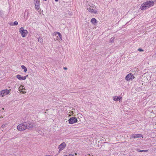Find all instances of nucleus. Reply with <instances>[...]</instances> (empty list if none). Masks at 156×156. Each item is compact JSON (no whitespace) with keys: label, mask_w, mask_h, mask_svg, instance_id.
I'll use <instances>...</instances> for the list:
<instances>
[{"label":"nucleus","mask_w":156,"mask_h":156,"mask_svg":"<svg viewBox=\"0 0 156 156\" xmlns=\"http://www.w3.org/2000/svg\"><path fill=\"white\" fill-rule=\"evenodd\" d=\"M22 90H21V92H22L24 94L26 93V92L25 91V90H24L23 89H22Z\"/></svg>","instance_id":"21"},{"label":"nucleus","mask_w":156,"mask_h":156,"mask_svg":"<svg viewBox=\"0 0 156 156\" xmlns=\"http://www.w3.org/2000/svg\"><path fill=\"white\" fill-rule=\"evenodd\" d=\"M38 41L39 42H40V43H42L43 42V39L41 37H39L38 39Z\"/></svg>","instance_id":"15"},{"label":"nucleus","mask_w":156,"mask_h":156,"mask_svg":"<svg viewBox=\"0 0 156 156\" xmlns=\"http://www.w3.org/2000/svg\"><path fill=\"white\" fill-rule=\"evenodd\" d=\"M1 52V50H0V52Z\"/></svg>","instance_id":"30"},{"label":"nucleus","mask_w":156,"mask_h":156,"mask_svg":"<svg viewBox=\"0 0 156 156\" xmlns=\"http://www.w3.org/2000/svg\"><path fill=\"white\" fill-rule=\"evenodd\" d=\"M66 144L65 142H63L58 146V148L60 151L62 150L66 147Z\"/></svg>","instance_id":"8"},{"label":"nucleus","mask_w":156,"mask_h":156,"mask_svg":"<svg viewBox=\"0 0 156 156\" xmlns=\"http://www.w3.org/2000/svg\"><path fill=\"white\" fill-rule=\"evenodd\" d=\"M68 121L69 124H73L76 122H77V120L76 118L72 117L70 118Z\"/></svg>","instance_id":"6"},{"label":"nucleus","mask_w":156,"mask_h":156,"mask_svg":"<svg viewBox=\"0 0 156 156\" xmlns=\"http://www.w3.org/2000/svg\"><path fill=\"white\" fill-rule=\"evenodd\" d=\"M87 9L88 10V11L90 12L91 13L94 14H96L97 13V11L96 10L91 9L90 7L89 8H87Z\"/></svg>","instance_id":"10"},{"label":"nucleus","mask_w":156,"mask_h":156,"mask_svg":"<svg viewBox=\"0 0 156 156\" xmlns=\"http://www.w3.org/2000/svg\"><path fill=\"white\" fill-rule=\"evenodd\" d=\"M27 76H21L20 75L18 74L16 75V77L19 80H25Z\"/></svg>","instance_id":"9"},{"label":"nucleus","mask_w":156,"mask_h":156,"mask_svg":"<svg viewBox=\"0 0 156 156\" xmlns=\"http://www.w3.org/2000/svg\"><path fill=\"white\" fill-rule=\"evenodd\" d=\"M56 2L58 1V0H55Z\"/></svg>","instance_id":"27"},{"label":"nucleus","mask_w":156,"mask_h":156,"mask_svg":"<svg viewBox=\"0 0 156 156\" xmlns=\"http://www.w3.org/2000/svg\"><path fill=\"white\" fill-rule=\"evenodd\" d=\"M39 1H36V3L35 4V5L36 6H37L38 7H39Z\"/></svg>","instance_id":"14"},{"label":"nucleus","mask_w":156,"mask_h":156,"mask_svg":"<svg viewBox=\"0 0 156 156\" xmlns=\"http://www.w3.org/2000/svg\"><path fill=\"white\" fill-rule=\"evenodd\" d=\"M62 35L58 32H55L53 34V38L55 41H59L62 40Z\"/></svg>","instance_id":"3"},{"label":"nucleus","mask_w":156,"mask_h":156,"mask_svg":"<svg viewBox=\"0 0 156 156\" xmlns=\"http://www.w3.org/2000/svg\"><path fill=\"white\" fill-rule=\"evenodd\" d=\"M9 92V91L8 90H3L0 91V96L3 97L4 95L8 94Z\"/></svg>","instance_id":"5"},{"label":"nucleus","mask_w":156,"mask_h":156,"mask_svg":"<svg viewBox=\"0 0 156 156\" xmlns=\"http://www.w3.org/2000/svg\"><path fill=\"white\" fill-rule=\"evenodd\" d=\"M36 8L37 9V10H39V7H38L37 6H36Z\"/></svg>","instance_id":"25"},{"label":"nucleus","mask_w":156,"mask_h":156,"mask_svg":"<svg viewBox=\"0 0 156 156\" xmlns=\"http://www.w3.org/2000/svg\"><path fill=\"white\" fill-rule=\"evenodd\" d=\"M118 97H117V96H115L113 100L115 101H116L118 100H119Z\"/></svg>","instance_id":"16"},{"label":"nucleus","mask_w":156,"mask_h":156,"mask_svg":"<svg viewBox=\"0 0 156 156\" xmlns=\"http://www.w3.org/2000/svg\"><path fill=\"white\" fill-rule=\"evenodd\" d=\"M118 98H119V100H118L119 101H120L121 100H122V97H120V96H119V97H118Z\"/></svg>","instance_id":"22"},{"label":"nucleus","mask_w":156,"mask_h":156,"mask_svg":"<svg viewBox=\"0 0 156 156\" xmlns=\"http://www.w3.org/2000/svg\"><path fill=\"white\" fill-rule=\"evenodd\" d=\"M19 32L23 37L26 36L28 33L27 30H24L22 27L20 28Z\"/></svg>","instance_id":"4"},{"label":"nucleus","mask_w":156,"mask_h":156,"mask_svg":"<svg viewBox=\"0 0 156 156\" xmlns=\"http://www.w3.org/2000/svg\"><path fill=\"white\" fill-rule=\"evenodd\" d=\"M91 22L93 24L95 23L96 22V20L94 18H93L91 19Z\"/></svg>","instance_id":"12"},{"label":"nucleus","mask_w":156,"mask_h":156,"mask_svg":"<svg viewBox=\"0 0 156 156\" xmlns=\"http://www.w3.org/2000/svg\"><path fill=\"white\" fill-rule=\"evenodd\" d=\"M138 152H147L148 150H139L138 151Z\"/></svg>","instance_id":"18"},{"label":"nucleus","mask_w":156,"mask_h":156,"mask_svg":"<svg viewBox=\"0 0 156 156\" xmlns=\"http://www.w3.org/2000/svg\"><path fill=\"white\" fill-rule=\"evenodd\" d=\"M44 1H46L47 0H43Z\"/></svg>","instance_id":"28"},{"label":"nucleus","mask_w":156,"mask_h":156,"mask_svg":"<svg viewBox=\"0 0 156 156\" xmlns=\"http://www.w3.org/2000/svg\"><path fill=\"white\" fill-rule=\"evenodd\" d=\"M89 156H92V155L91 156V155H90V154H89Z\"/></svg>","instance_id":"29"},{"label":"nucleus","mask_w":156,"mask_h":156,"mask_svg":"<svg viewBox=\"0 0 156 156\" xmlns=\"http://www.w3.org/2000/svg\"><path fill=\"white\" fill-rule=\"evenodd\" d=\"M135 78L133 74L131 73H129L126 77V79L127 81L133 79Z\"/></svg>","instance_id":"7"},{"label":"nucleus","mask_w":156,"mask_h":156,"mask_svg":"<svg viewBox=\"0 0 156 156\" xmlns=\"http://www.w3.org/2000/svg\"><path fill=\"white\" fill-rule=\"evenodd\" d=\"M114 38H113V37L111 38L110 40V42H111V43L113 42L114 41Z\"/></svg>","instance_id":"20"},{"label":"nucleus","mask_w":156,"mask_h":156,"mask_svg":"<svg viewBox=\"0 0 156 156\" xmlns=\"http://www.w3.org/2000/svg\"><path fill=\"white\" fill-rule=\"evenodd\" d=\"M63 68L64 69L66 70L67 69V68L66 67H64Z\"/></svg>","instance_id":"26"},{"label":"nucleus","mask_w":156,"mask_h":156,"mask_svg":"<svg viewBox=\"0 0 156 156\" xmlns=\"http://www.w3.org/2000/svg\"><path fill=\"white\" fill-rule=\"evenodd\" d=\"M7 124H3L2 125L1 127L2 128H4L6 126H7Z\"/></svg>","instance_id":"19"},{"label":"nucleus","mask_w":156,"mask_h":156,"mask_svg":"<svg viewBox=\"0 0 156 156\" xmlns=\"http://www.w3.org/2000/svg\"><path fill=\"white\" fill-rule=\"evenodd\" d=\"M138 50L140 51H143V50L142 48H139Z\"/></svg>","instance_id":"24"},{"label":"nucleus","mask_w":156,"mask_h":156,"mask_svg":"<svg viewBox=\"0 0 156 156\" xmlns=\"http://www.w3.org/2000/svg\"><path fill=\"white\" fill-rule=\"evenodd\" d=\"M33 126L31 123L25 122L20 124L17 126V129L20 131H23L26 129H29Z\"/></svg>","instance_id":"1"},{"label":"nucleus","mask_w":156,"mask_h":156,"mask_svg":"<svg viewBox=\"0 0 156 156\" xmlns=\"http://www.w3.org/2000/svg\"><path fill=\"white\" fill-rule=\"evenodd\" d=\"M18 24V23L17 21H15L13 24H11V25H17Z\"/></svg>","instance_id":"17"},{"label":"nucleus","mask_w":156,"mask_h":156,"mask_svg":"<svg viewBox=\"0 0 156 156\" xmlns=\"http://www.w3.org/2000/svg\"><path fill=\"white\" fill-rule=\"evenodd\" d=\"M22 68L24 70V72H26L27 71V68L24 65L21 66Z\"/></svg>","instance_id":"11"},{"label":"nucleus","mask_w":156,"mask_h":156,"mask_svg":"<svg viewBox=\"0 0 156 156\" xmlns=\"http://www.w3.org/2000/svg\"><path fill=\"white\" fill-rule=\"evenodd\" d=\"M154 1H147L144 3L140 6V9L141 10H146L147 8L151 7L154 5Z\"/></svg>","instance_id":"2"},{"label":"nucleus","mask_w":156,"mask_h":156,"mask_svg":"<svg viewBox=\"0 0 156 156\" xmlns=\"http://www.w3.org/2000/svg\"><path fill=\"white\" fill-rule=\"evenodd\" d=\"M63 156H74L72 154H69V155H65Z\"/></svg>","instance_id":"23"},{"label":"nucleus","mask_w":156,"mask_h":156,"mask_svg":"<svg viewBox=\"0 0 156 156\" xmlns=\"http://www.w3.org/2000/svg\"><path fill=\"white\" fill-rule=\"evenodd\" d=\"M132 136H143L141 135L137 134H133L132 135Z\"/></svg>","instance_id":"13"}]
</instances>
